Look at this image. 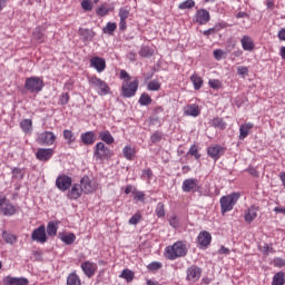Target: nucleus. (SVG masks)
I'll return each instance as SVG.
<instances>
[{
    "label": "nucleus",
    "mask_w": 285,
    "mask_h": 285,
    "mask_svg": "<svg viewBox=\"0 0 285 285\" xmlns=\"http://www.w3.org/2000/svg\"><path fill=\"white\" fill-rule=\"evenodd\" d=\"M43 86H46V83L43 82V79L37 76L29 77L24 81L26 90H28V92H31L33 95H39V92L43 90Z\"/></svg>",
    "instance_id": "1"
},
{
    "label": "nucleus",
    "mask_w": 285,
    "mask_h": 285,
    "mask_svg": "<svg viewBox=\"0 0 285 285\" xmlns=\"http://www.w3.org/2000/svg\"><path fill=\"white\" fill-rule=\"evenodd\" d=\"M167 258L177 259V257H186L188 249L183 242L175 243L171 247H167Z\"/></svg>",
    "instance_id": "2"
},
{
    "label": "nucleus",
    "mask_w": 285,
    "mask_h": 285,
    "mask_svg": "<svg viewBox=\"0 0 285 285\" xmlns=\"http://www.w3.org/2000/svg\"><path fill=\"white\" fill-rule=\"evenodd\" d=\"M239 200V193H232L220 198L222 213H229L235 207V204Z\"/></svg>",
    "instance_id": "3"
},
{
    "label": "nucleus",
    "mask_w": 285,
    "mask_h": 285,
    "mask_svg": "<svg viewBox=\"0 0 285 285\" xmlns=\"http://www.w3.org/2000/svg\"><path fill=\"white\" fill-rule=\"evenodd\" d=\"M139 89V80L135 79L134 81L124 80L122 82V97L126 99H130V97H135L137 95V90Z\"/></svg>",
    "instance_id": "4"
},
{
    "label": "nucleus",
    "mask_w": 285,
    "mask_h": 285,
    "mask_svg": "<svg viewBox=\"0 0 285 285\" xmlns=\"http://www.w3.org/2000/svg\"><path fill=\"white\" fill-rule=\"evenodd\" d=\"M94 157L97 160L108 159L109 157H112V151L110 148L106 147V144L98 142L95 147Z\"/></svg>",
    "instance_id": "5"
},
{
    "label": "nucleus",
    "mask_w": 285,
    "mask_h": 285,
    "mask_svg": "<svg viewBox=\"0 0 285 285\" xmlns=\"http://www.w3.org/2000/svg\"><path fill=\"white\" fill-rule=\"evenodd\" d=\"M0 210L6 217L17 215V207L8 200V198L0 196Z\"/></svg>",
    "instance_id": "6"
},
{
    "label": "nucleus",
    "mask_w": 285,
    "mask_h": 285,
    "mask_svg": "<svg viewBox=\"0 0 285 285\" xmlns=\"http://www.w3.org/2000/svg\"><path fill=\"white\" fill-rule=\"evenodd\" d=\"M56 140L57 136L52 131H42L38 134L37 137V142L40 144V146H52Z\"/></svg>",
    "instance_id": "7"
},
{
    "label": "nucleus",
    "mask_w": 285,
    "mask_h": 285,
    "mask_svg": "<svg viewBox=\"0 0 285 285\" xmlns=\"http://www.w3.org/2000/svg\"><path fill=\"white\" fill-rule=\"evenodd\" d=\"M56 186L58 190L66 193V190H70V186H72V178L66 174L59 175L56 179Z\"/></svg>",
    "instance_id": "8"
},
{
    "label": "nucleus",
    "mask_w": 285,
    "mask_h": 285,
    "mask_svg": "<svg viewBox=\"0 0 285 285\" xmlns=\"http://www.w3.org/2000/svg\"><path fill=\"white\" fill-rule=\"evenodd\" d=\"M186 275L187 282H190V284H195L196 282H199L202 277V268L197 265H191L187 268Z\"/></svg>",
    "instance_id": "9"
},
{
    "label": "nucleus",
    "mask_w": 285,
    "mask_h": 285,
    "mask_svg": "<svg viewBox=\"0 0 285 285\" xmlns=\"http://www.w3.org/2000/svg\"><path fill=\"white\" fill-rule=\"evenodd\" d=\"M32 242H37L38 244H46L48 242V236L46 235V226H40L31 233Z\"/></svg>",
    "instance_id": "10"
},
{
    "label": "nucleus",
    "mask_w": 285,
    "mask_h": 285,
    "mask_svg": "<svg viewBox=\"0 0 285 285\" xmlns=\"http://www.w3.org/2000/svg\"><path fill=\"white\" fill-rule=\"evenodd\" d=\"M90 85L98 89V95H108L110 92V87H108L106 81L97 77L90 79Z\"/></svg>",
    "instance_id": "11"
},
{
    "label": "nucleus",
    "mask_w": 285,
    "mask_h": 285,
    "mask_svg": "<svg viewBox=\"0 0 285 285\" xmlns=\"http://www.w3.org/2000/svg\"><path fill=\"white\" fill-rule=\"evenodd\" d=\"M80 188L85 195H90V193H95L96 186L92 184V180L88 176H83L80 179Z\"/></svg>",
    "instance_id": "12"
},
{
    "label": "nucleus",
    "mask_w": 285,
    "mask_h": 285,
    "mask_svg": "<svg viewBox=\"0 0 285 285\" xmlns=\"http://www.w3.org/2000/svg\"><path fill=\"white\" fill-rule=\"evenodd\" d=\"M195 21L199 26H206L210 21V12L206 9H199L195 14Z\"/></svg>",
    "instance_id": "13"
},
{
    "label": "nucleus",
    "mask_w": 285,
    "mask_h": 285,
    "mask_svg": "<svg viewBox=\"0 0 285 285\" xmlns=\"http://www.w3.org/2000/svg\"><path fill=\"white\" fill-rule=\"evenodd\" d=\"M79 36L83 43H90V41L97 37V32H95L92 29L80 28Z\"/></svg>",
    "instance_id": "14"
},
{
    "label": "nucleus",
    "mask_w": 285,
    "mask_h": 285,
    "mask_svg": "<svg viewBox=\"0 0 285 285\" xmlns=\"http://www.w3.org/2000/svg\"><path fill=\"white\" fill-rule=\"evenodd\" d=\"M197 179L188 178L183 181V191L184 193H197Z\"/></svg>",
    "instance_id": "15"
},
{
    "label": "nucleus",
    "mask_w": 285,
    "mask_h": 285,
    "mask_svg": "<svg viewBox=\"0 0 285 285\" xmlns=\"http://www.w3.org/2000/svg\"><path fill=\"white\" fill-rule=\"evenodd\" d=\"M3 285H28L29 281L28 278L23 277H12V276H6L3 279Z\"/></svg>",
    "instance_id": "16"
},
{
    "label": "nucleus",
    "mask_w": 285,
    "mask_h": 285,
    "mask_svg": "<svg viewBox=\"0 0 285 285\" xmlns=\"http://www.w3.org/2000/svg\"><path fill=\"white\" fill-rule=\"evenodd\" d=\"M52 155H55V150L48 148H40L38 149V151L36 153V157L37 159H39V161H48L49 159L52 158Z\"/></svg>",
    "instance_id": "17"
},
{
    "label": "nucleus",
    "mask_w": 285,
    "mask_h": 285,
    "mask_svg": "<svg viewBox=\"0 0 285 285\" xmlns=\"http://www.w3.org/2000/svg\"><path fill=\"white\" fill-rule=\"evenodd\" d=\"M207 155L214 159V161H217L222 155H224V147L216 145L208 147Z\"/></svg>",
    "instance_id": "18"
},
{
    "label": "nucleus",
    "mask_w": 285,
    "mask_h": 285,
    "mask_svg": "<svg viewBox=\"0 0 285 285\" xmlns=\"http://www.w3.org/2000/svg\"><path fill=\"white\" fill-rule=\"evenodd\" d=\"M81 269L85 273L87 277L95 276V273L97 271V264L91 263L89 261L81 263Z\"/></svg>",
    "instance_id": "19"
},
{
    "label": "nucleus",
    "mask_w": 285,
    "mask_h": 285,
    "mask_svg": "<svg viewBox=\"0 0 285 285\" xmlns=\"http://www.w3.org/2000/svg\"><path fill=\"white\" fill-rule=\"evenodd\" d=\"M83 195V189H81V185L73 184L71 185V189H69L67 197L68 199H79Z\"/></svg>",
    "instance_id": "20"
},
{
    "label": "nucleus",
    "mask_w": 285,
    "mask_h": 285,
    "mask_svg": "<svg viewBox=\"0 0 285 285\" xmlns=\"http://www.w3.org/2000/svg\"><path fill=\"white\" fill-rule=\"evenodd\" d=\"M90 65L97 72H104L106 70V60L104 58L94 57L90 59Z\"/></svg>",
    "instance_id": "21"
},
{
    "label": "nucleus",
    "mask_w": 285,
    "mask_h": 285,
    "mask_svg": "<svg viewBox=\"0 0 285 285\" xmlns=\"http://www.w3.org/2000/svg\"><path fill=\"white\" fill-rule=\"evenodd\" d=\"M240 43L243 50H246L247 52H253V50H255V42L249 36H243V38L240 39Z\"/></svg>",
    "instance_id": "22"
},
{
    "label": "nucleus",
    "mask_w": 285,
    "mask_h": 285,
    "mask_svg": "<svg viewBox=\"0 0 285 285\" xmlns=\"http://www.w3.org/2000/svg\"><path fill=\"white\" fill-rule=\"evenodd\" d=\"M259 210V207L252 206L247 210H245V222L247 224H253L255 219L257 218V212Z\"/></svg>",
    "instance_id": "23"
},
{
    "label": "nucleus",
    "mask_w": 285,
    "mask_h": 285,
    "mask_svg": "<svg viewBox=\"0 0 285 285\" xmlns=\"http://www.w3.org/2000/svg\"><path fill=\"white\" fill-rule=\"evenodd\" d=\"M210 242H213V236L210 235V233H208L206 230L199 233L198 244L200 246H204V247L209 246Z\"/></svg>",
    "instance_id": "24"
},
{
    "label": "nucleus",
    "mask_w": 285,
    "mask_h": 285,
    "mask_svg": "<svg viewBox=\"0 0 285 285\" xmlns=\"http://www.w3.org/2000/svg\"><path fill=\"white\" fill-rule=\"evenodd\" d=\"M253 122H247V124H243L239 127V139H246L250 132V130H253Z\"/></svg>",
    "instance_id": "25"
},
{
    "label": "nucleus",
    "mask_w": 285,
    "mask_h": 285,
    "mask_svg": "<svg viewBox=\"0 0 285 285\" xmlns=\"http://www.w3.org/2000/svg\"><path fill=\"white\" fill-rule=\"evenodd\" d=\"M59 237L67 246H71V244H75V242L77 240V236L72 233L59 234Z\"/></svg>",
    "instance_id": "26"
},
{
    "label": "nucleus",
    "mask_w": 285,
    "mask_h": 285,
    "mask_svg": "<svg viewBox=\"0 0 285 285\" xmlns=\"http://www.w3.org/2000/svg\"><path fill=\"white\" fill-rule=\"evenodd\" d=\"M81 140L82 144H85L86 146H92V144H95V132L87 131L85 134H81Z\"/></svg>",
    "instance_id": "27"
},
{
    "label": "nucleus",
    "mask_w": 285,
    "mask_h": 285,
    "mask_svg": "<svg viewBox=\"0 0 285 285\" xmlns=\"http://www.w3.org/2000/svg\"><path fill=\"white\" fill-rule=\"evenodd\" d=\"M209 124L213 126V128H218V130H226V121H224V118H213Z\"/></svg>",
    "instance_id": "28"
},
{
    "label": "nucleus",
    "mask_w": 285,
    "mask_h": 285,
    "mask_svg": "<svg viewBox=\"0 0 285 285\" xmlns=\"http://www.w3.org/2000/svg\"><path fill=\"white\" fill-rule=\"evenodd\" d=\"M185 115L187 117H199V106L197 105H189L187 106V108L185 109Z\"/></svg>",
    "instance_id": "29"
},
{
    "label": "nucleus",
    "mask_w": 285,
    "mask_h": 285,
    "mask_svg": "<svg viewBox=\"0 0 285 285\" xmlns=\"http://www.w3.org/2000/svg\"><path fill=\"white\" fill-rule=\"evenodd\" d=\"M99 137L101 139V141H105V144H115V137H112V134H110V131L106 130V131H100L99 132Z\"/></svg>",
    "instance_id": "30"
},
{
    "label": "nucleus",
    "mask_w": 285,
    "mask_h": 285,
    "mask_svg": "<svg viewBox=\"0 0 285 285\" xmlns=\"http://www.w3.org/2000/svg\"><path fill=\"white\" fill-rule=\"evenodd\" d=\"M2 239L6 242V244H17V235L8 233L6 230L2 232Z\"/></svg>",
    "instance_id": "31"
},
{
    "label": "nucleus",
    "mask_w": 285,
    "mask_h": 285,
    "mask_svg": "<svg viewBox=\"0 0 285 285\" xmlns=\"http://www.w3.org/2000/svg\"><path fill=\"white\" fill-rule=\"evenodd\" d=\"M122 155L128 159V161H132V159H135V148L125 146L122 149Z\"/></svg>",
    "instance_id": "32"
},
{
    "label": "nucleus",
    "mask_w": 285,
    "mask_h": 285,
    "mask_svg": "<svg viewBox=\"0 0 285 285\" xmlns=\"http://www.w3.org/2000/svg\"><path fill=\"white\" fill-rule=\"evenodd\" d=\"M190 81L194 83L196 90H202V86H204V79L202 77L193 75Z\"/></svg>",
    "instance_id": "33"
},
{
    "label": "nucleus",
    "mask_w": 285,
    "mask_h": 285,
    "mask_svg": "<svg viewBox=\"0 0 285 285\" xmlns=\"http://www.w3.org/2000/svg\"><path fill=\"white\" fill-rule=\"evenodd\" d=\"M67 285H81V279L77 273H70L67 277Z\"/></svg>",
    "instance_id": "34"
},
{
    "label": "nucleus",
    "mask_w": 285,
    "mask_h": 285,
    "mask_svg": "<svg viewBox=\"0 0 285 285\" xmlns=\"http://www.w3.org/2000/svg\"><path fill=\"white\" fill-rule=\"evenodd\" d=\"M284 272H278L274 275L272 285H284L285 284Z\"/></svg>",
    "instance_id": "35"
},
{
    "label": "nucleus",
    "mask_w": 285,
    "mask_h": 285,
    "mask_svg": "<svg viewBox=\"0 0 285 285\" xmlns=\"http://www.w3.org/2000/svg\"><path fill=\"white\" fill-rule=\"evenodd\" d=\"M20 128L26 132L27 135L32 131V120L31 119H24L20 122Z\"/></svg>",
    "instance_id": "36"
},
{
    "label": "nucleus",
    "mask_w": 285,
    "mask_h": 285,
    "mask_svg": "<svg viewBox=\"0 0 285 285\" xmlns=\"http://www.w3.org/2000/svg\"><path fill=\"white\" fill-rule=\"evenodd\" d=\"M119 277L126 279V282H132V279H135V272L130 269H124Z\"/></svg>",
    "instance_id": "37"
},
{
    "label": "nucleus",
    "mask_w": 285,
    "mask_h": 285,
    "mask_svg": "<svg viewBox=\"0 0 285 285\" xmlns=\"http://www.w3.org/2000/svg\"><path fill=\"white\" fill-rule=\"evenodd\" d=\"M63 139H66L67 144L70 146V144H75V134H72V130L65 129L63 130Z\"/></svg>",
    "instance_id": "38"
},
{
    "label": "nucleus",
    "mask_w": 285,
    "mask_h": 285,
    "mask_svg": "<svg viewBox=\"0 0 285 285\" xmlns=\"http://www.w3.org/2000/svg\"><path fill=\"white\" fill-rule=\"evenodd\" d=\"M139 55L140 57L148 58V57H153V55H155V51H153V49H150V47L148 46H142L139 50Z\"/></svg>",
    "instance_id": "39"
},
{
    "label": "nucleus",
    "mask_w": 285,
    "mask_h": 285,
    "mask_svg": "<svg viewBox=\"0 0 285 285\" xmlns=\"http://www.w3.org/2000/svg\"><path fill=\"white\" fill-rule=\"evenodd\" d=\"M138 104H140V106H150V104H153V98H150L148 94H141Z\"/></svg>",
    "instance_id": "40"
},
{
    "label": "nucleus",
    "mask_w": 285,
    "mask_h": 285,
    "mask_svg": "<svg viewBox=\"0 0 285 285\" xmlns=\"http://www.w3.org/2000/svg\"><path fill=\"white\" fill-rule=\"evenodd\" d=\"M117 30V23L115 22H108L106 27H104L102 32L104 35H112Z\"/></svg>",
    "instance_id": "41"
},
{
    "label": "nucleus",
    "mask_w": 285,
    "mask_h": 285,
    "mask_svg": "<svg viewBox=\"0 0 285 285\" xmlns=\"http://www.w3.org/2000/svg\"><path fill=\"white\" fill-rule=\"evenodd\" d=\"M179 10H190L195 8V0H186L178 6Z\"/></svg>",
    "instance_id": "42"
},
{
    "label": "nucleus",
    "mask_w": 285,
    "mask_h": 285,
    "mask_svg": "<svg viewBox=\"0 0 285 285\" xmlns=\"http://www.w3.org/2000/svg\"><path fill=\"white\" fill-rule=\"evenodd\" d=\"M161 89V83H159L158 80H151L148 85H147V90L150 91H157Z\"/></svg>",
    "instance_id": "43"
},
{
    "label": "nucleus",
    "mask_w": 285,
    "mask_h": 285,
    "mask_svg": "<svg viewBox=\"0 0 285 285\" xmlns=\"http://www.w3.org/2000/svg\"><path fill=\"white\" fill-rule=\"evenodd\" d=\"M47 234L49 237H55V235H57V225L55 223L50 222L47 225Z\"/></svg>",
    "instance_id": "44"
},
{
    "label": "nucleus",
    "mask_w": 285,
    "mask_h": 285,
    "mask_svg": "<svg viewBox=\"0 0 285 285\" xmlns=\"http://www.w3.org/2000/svg\"><path fill=\"white\" fill-rule=\"evenodd\" d=\"M141 179H145V181H150V179H153V169H142Z\"/></svg>",
    "instance_id": "45"
},
{
    "label": "nucleus",
    "mask_w": 285,
    "mask_h": 285,
    "mask_svg": "<svg viewBox=\"0 0 285 285\" xmlns=\"http://www.w3.org/2000/svg\"><path fill=\"white\" fill-rule=\"evenodd\" d=\"M156 215L157 217H165L166 209L164 208V203H158L156 206Z\"/></svg>",
    "instance_id": "46"
},
{
    "label": "nucleus",
    "mask_w": 285,
    "mask_h": 285,
    "mask_svg": "<svg viewBox=\"0 0 285 285\" xmlns=\"http://www.w3.org/2000/svg\"><path fill=\"white\" fill-rule=\"evenodd\" d=\"M188 155H191V157H195V159H199V157H202V155H199V151L197 149V145H191V147L189 148Z\"/></svg>",
    "instance_id": "47"
},
{
    "label": "nucleus",
    "mask_w": 285,
    "mask_h": 285,
    "mask_svg": "<svg viewBox=\"0 0 285 285\" xmlns=\"http://www.w3.org/2000/svg\"><path fill=\"white\" fill-rule=\"evenodd\" d=\"M140 220H141V214L136 213V214L129 219V224H130L131 226H137Z\"/></svg>",
    "instance_id": "48"
},
{
    "label": "nucleus",
    "mask_w": 285,
    "mask_h": 285,
    "mask_svg": "<svg viewBox=\"0 0 285 285\" xmlns=\"http://www.w3.org/2000/svg\"><path fill=\"white\" fill-rule=\"evenodd\" d=\"M23 171L20 168L12 169V178L13 179H23Z\"/></svg>",
    "instance_id": "49"
},
{
    "label": "nucleus",
    "mask_w": 285,
    "mask_h": 285,
    "mask_svg": "<svg viewBox=\"0 0 285 285\" xmlns=\"http://www.w3.org/2000/svg\"><path fill=\"white\" fill-rule=\"evenodd\" d=\"M169 225L173 227V228H179V219L177 218V215H171L169 217Z\"/></svg>",
    "instance_id": "50"
},
{
    "label": "nucleus",
    "mask_w": 285,
    "mask_h": 285,
    "mask_svg": "<svg viewBox=\"0 0 285 285\" xmlns=\"http://www.w3.org/2000/svg\"><path fill=\"white\" fill-rule=\"evenodd\" d=\"M119 17H120V20L126 21V19H128V17H130V11L125 9V8H120L119 9Z\"/></svg>",
    "instance_id": "51"
},
{
    "label": "nucleus",
    "mask_w": 285,
    "mask_h": 285,
    "mask_svg": "<svg viewBox=\"0 0 285 285\" xmlns=\"http://www.w3.org/2000/svg\"><path fill=\"white\" fill-rule=\"evenodd\" d=\"M208 83L214 90H219V88H222V82L217 79H209Z\"/></svg>",
    "instance_id": "52"
},
{
    "label": "nucleus",
    "mask_w": 285,
    "mask_h": 285,
    "mask_svg": "<svg viewBox=\"0 0 285 285\" xmlns=\"http://www.w3.org/2000/svg\"><path fill=\"white\" fill-rule=\"evenodd\" d=\"M161 137H163L161 132L156 131L154 135H151L150 140L153 144H157L161 141Z\"/></svg>",
    "instance_id": "53"
},
{
    "label": "nucleus",
    "mask_w": 285,
    "mask_h": 285,
    "mask_svg": "<svg viewBox=\"0 0 285 285\" xmlns=\"http://www.w3.org/2000/svg\"><path fill=\"white\" fill-rule=\"evenodd\" d=\"M81 8H82V10L90 12L92 10V3H90V1H88V0H82Z\"/></svg>",
    "instance_id": "54"
},
{
    "label": "nucleus",
    "mask_w": 285,
    "mask_h": 285,
    "mask_svg": "<svg viewBox=\"0 0 285 285\" xmlns=\"http://www.w3.org/2000/svg\"><path fill=\"white\" fill-rule=\"evenodd\" d=\"M274 266L277 268H283V266H285V259L282 257L274 258Z\"/></svg>",
    "instance_id": "55"
},
{
    "label": "nucleus",
    "mask_w": 285,
    "mask_h": 285,
    "mask_svg": "<svg viewBox=\"0 0 285 285\" xmlns=\"http://www.w3.org/2000/svg\"><path fill=\"white\" fill-rule=\"evenodd\" d=\"M110 10H108V8H106V6H101L100 8H98L97 10V14L98 17H106V14H108Z\"/></svg>",
    "instance_id": "56"
},
{
    "label": "nucleus",
    "mask_w": 285,
    "mask_h": 285,
    "mask_svg": "<svg viewBox=\"0 0 285 285\" xmlns=\"http://www.w3.org/2000/svg\"><path fill=\"white\" fill-rule=\"evenodd\" d=\"M237 75L240 77H247L248 75V67H237Z\"/></svg>",
    "instance_id": "57"
},
{
    "label": "nucleus",
    "mask_w": 285,
    "mask_h": 285,
    "mask_svg": "<svg viewBox=\"0 0 285 285\" xmlns=\"http://www.w3.org/2000/svg\"><path fill=\"white\" fill-rule=\"evenodd\" d=\"M147 268H148L149 271H159V268H161V263H159V262H153V263H150V264L147 266Z\"/></svg>",
    "instance_id": "58"
},
{
    "label": "nucleus",
    "mask_w": 285,
    "mask_h": 285,
    "mask_svg": "<svg viewBox=\"0 0 285 285\" xmlns=\"http://www.w3.org/2000/svg\"><path fill=\"white\" fill-rule=\"evenodd\" d=\"M68 101H70V96L68 94H62L60 96L61 106H66V104H68Z\"/></svg>",
    "instance_id": "59"
},
{
    "label": "nucleus",
    "mask_w": 285,
    "mask_h": 285,
    "mask_svg": "<svg viewBox=\"0 0 285 285\" xmlns=\"http://www.w3.org/2000/svg\"><path fill=\"white\" fill-rule=\"evenodd\" d=\"M145 197H146V194H144V191H137L135 199H137L138 202H144Z\"/></svg>",
    "instance_id": "60"
},
{
    "label": "nucleus",
    "mask_w": 285,
    "mask_h": 285,
    "mask_svg": "<svg viewBox=\"0 0 285 285\" xmlns=\"http://www.w3.org/2000/svg\"><path fill=\"white\" fill-rule=\"evenodd\" d=\"M219 255H230V249L227 247L222 246L218 250Z\"/></svg>",
    "instance_id": "61"
},
{
    "label": "nucleus",
    "mask_w": 285,
    "mask_h": 285,
    "mask_svg": "<svg viewBox=\"0 0 285 285\" xmlns=\"http://www.w3.org/2000/svg\"><path fill=\"white\" fill-rule=\"evenodd\" d=\"M247 173H249V175H252V177H259V173L254 167H249L247 169Z\"/></svg>",
    "instance_id": "62"
},
{
    "label": "nucleus",
    "mask_w": 285,
    "mask_h": 285,
    "mask_svg": "<svg viewBox=\"0 0 285 285\" xmlns=\"http://www.w3.org/2000/svg\"><path fill=\"white\" fill-rule=\"evenodd\" d=\"M222 55H224V51H222V49L214 50L215 59H217V60L222 59Z\"/></svg>",
    "instance_id": "63"
},
{
    "label": "nucleus",
    "mask_w": 285,
    "mask_h": 285,
    "mask_svg": "<svg viewBox=\"0 0 285 285\" xmlns=\"http://www.w3.org/2000/svg\"><path fill=\"white\" fill-rule=\"evenodd\" d=\"M278 39H281V41H285V29H282V30L278 32Z\"/></svg>",
    "instance_id": "64"
}]
</instances>
